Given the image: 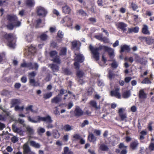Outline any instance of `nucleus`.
Instances as JSON below:
<instances>
[{
  "mask_svg": "<svg viewBox=\"0 0 154 154\" xmlns=\"http://www.w3.org/2000/svg\"><path fill=\"white\" fill-rule=\"evenodd\" d=\"M36 73L34 72H31L29 73V82L32 84L33 86H36V82H35L34 78L36 75Z\"/></svg>",
  "mask_w": 154,
  "mask_h": 154,
  "instance_id": "1a4fd4ad",
  "label": "nucleus"
},
{
  "mask_svg": "<svg viewBox=\"0 0 154 154\" xmlns=\"http://www.w3.org/2000/svg\"><path fill=\"white\" fill-rule=\"evenodd\" d=\"M12 129L14 132L16 133H20L21 131L20 129L19 128H17L14 124L12 125Z\"/></svg>",
  "mask_w": 154,
  "mask_h": 154,
  "instance_id": "473e14b6",
  "label": "nucleus"
},
{
  "mask_svg": "<svg viewBox=\"0 0 154 154\" xmlns=\"http://www.w3.org/2000/svg\"><path fill=\"white\" fill-rule=\"evenodd\" d=\"M5 60V54L4 53L0 54V62Z\"/></svg>",
  "mask_w": 154,
  "mask_h": 154,
  "instance_id": "de8ad7c7",
  "label": "nucleus"
},
{
  "mask_svg": "<svg viewBox=\"0 0 154 154\" xmlns=\"http://www.w3.org/2000/svg\"><path fill=\"white\" fill-rule=\"evenodd\" d=\"M28 119L29 121L33 123H36L38 122H40L41 121H43L49 124L52 123L53 121L51 117L48 115L45 117H41L38 116H37V120H35L33 119L30 116H28Z\"/></svg>",
  "mask_w": 154,
  "mask_h": 154,
  "instance_id": "f257e3e1",
  "label": "nucleus"
},
{
  "mask_svg": "<svg viewBox=\"0 0 154 154\" xmlns=\"http://www.w3.org/2000/svg\"><path fill=\"white\" fill-rule=\"evenodd\" d=\"M61 129L65 131H68L72 129V127L69 125L66 124L63 126Z\"/></svg>",
  "mask_w": 154,
  "mask_h": 154,
  "instance_id": "7c9ffc66",
  "label": "nucleus"
},
{
  "mask_svg": "<svg viewBox=\"0 0 154 154\" xmlns=\"http://www.w3.org/2000/svg\"><path fill=\"white\" fill-rule=\"evenodd\" d=\"M130 96V92L129 91H127L123 92L122 94L123 97L125 98H127Z\"/></svg>",
  "mask_w": 154,
  "mask_h": 154,
  "instance_id": "c9c22d12",
  "label": "nucleus"
},
{
  "mask_svg": "<svg viewBox=\"0 0 154 154\" xmlns=\"http://www.w3.org/2000/svg\"><path fill=\"white\" fill-rule=\"evenodd\" d=\"M45 132V129L42 128L40 127L37 129L38 133L40 134L41 133H43Z\"/></svg>",
  "mask_w": 154,
  "mask_h": 154,
  "instance_id": "a18cd8bd",
  "label": "nucleus"
},
{
  "mask_svg": "<svg viewBox=\"0 0 154 154\" xmlns=\"http://www.w3.org/2000/svg\"><path fill=\"white\" fill-rule=\"evenodd\" d=\"M21 66L22 67H38L39 66L36 63L32 64L31 62L27 63L25 60H23V62L21 64Z\"/></svg>",
  "mask_w": 154,
  "mask_h": 154,
  "instance_id": "0eeeda50",
  "label": "nucleus"
},
{
  "mask_svg": "<svg viewBox=\"0 0 154 154\" xmlns=\"http://www.w3.org/2000/svg\"><path fill=\"white\" fill-rule=\"evenodd\" d=\"M153 123L152 122H150L149 123L148 125L147 128L149 131H152V125Z\"/></svg>",
  "mask_w": 154,
  "mask_h": 154,
  "instance_id": "3c124183",
  "label": "nucleus"
},
{
  "mask_svg": "<svg viewBox=\"0 0 154 154\" xmlns=\"http://www.w3.org/2000/svg\"><path fill=\"white\" fill-rule=\"evenodd\" d=\"M53 61L54 62L58 64H60V60L58 57L54 58Z\"/></svg>",
  "mask_w": 154,
  "mask_h": 154,
  "instance_id": "13d9d810",
  "label": "nucleus"
},
{
  "mask_svg": "<svg viewBox=\"0 0 154 154\" xmlns=\"http://www.w3.org/2000/svg\"><path fill=\"white\" fill-rule=\"evenodd\" d=\"M37 13L38 15L42 17H45L47 15L48 12L44 8L39 6L37 8Z\"/></svg>",
  "mask_w": 154,
  "mask_h": 154,
  "instance_id": "39448f33",
  "label": "nucleus"
},
{
  "mask_svg": "<svg viewBox=\"0 0 154 154\" xmlns=\"http://www.w3.org/2000/svg\"><path fill=\"white\" fill-rule=\"evenodd\" d=\"M141 135L140 136L139 139L140 140H143L145 138L144 136H146L147 134V132L146 131L143 130L140 132Z\"/></svg>",
  "mask_w": 154,
  "mask_h": 154,
  "instance_id": "2f4dec72",
  "label": "nucleus"
},
{
  "mask_svg": "<svg viewBox=\"0 0 154 154\" xmlns=\"http://www.w3.org/2000/svg\"><path fill=\"white\" fill-rule=\"evenodd\" d=\"M62 9L63 12L65 14H69L71 10L70 8L67 5L62 7Z\"/></svg>",
  "mask_w": 154,
  "mask_h": 154,
  "instance_id": "6ab92c4d",
  "label": "nucleus"
},
{
  "mask_svg": "<svg viewBox=\"0 0 154 154\" xmlns=\"http://www.w3.org/2000/svg\"><path fill=\"white\" fill-rule=\"evenodd\" d=\"M130 50V49L129 46L125 45L121 47L120 52H122L125 51H127V52H129Z\"/></svg>",
  "mask_w": 154,
  "mask_h": 154,
  "instance_id": "4be33fe9",
  "label": "nucleus"
},
{
  "mask_svg": "<svg viewBox=\"0 0 154 154\" xmlns=\"http://www.w3.org/2000/svg\"><path fill=\"white\" fill-rule=\"evenodd\" d=\"M118 27L122 29L123 31H126V27L127 26V24L123 22H119L116 24Z\"/></svg>",
  "mask_w": 154,
  "mask_h": 154,
  "instance_id": "dca6fc26",
  "label": "nucleus"
},
{
  "mask_svg": "<svg viewBox=\"0 0 154 154\" xmlns=\"http://www.w3.org/2000/svg\"><path fill=\"white\" fill-rule=\"evenodd\" d=\"M27 131L30 134H32L34 133V131L33 129L29 127H27L26 128Z\"/></svg>",
  "mask_w": 154,
  "mask_h": 154,
  "instance_id": "37998d69",
  "label": "nucleus"
},
{
  "mask_svg": "<svg viewBox=\"0 0 154 154\" xmlns=\"http://www.w3.org/2000/svg\"><path fill=\"white\" fill-rule=\"evenodd\" d=\"M11 141L13 143H15L18 141V139L17 137L14 136L12 137Z\"/></svg>",
  "mask_w": 154,
  "mask_h": 154,
  "instance_id": "052dcab7",
  "label": "nucleus"
},
{
  "mask_svg": "<svg viewBox=\"0 0 154 154\" xmlns=\"http://www.w3.org/2000/svg\"><path fill=\"white\" fill-rule=\"evenodd\" d=\"M61 23H65V25L69 26H72V22L71 20V18L67 16L64 17L60 22Z\"/></svg>",
  "mask_w": 154,
  "mask_h": 154,
  "instance_id": "9b49d317",
  "label": "nucleus"
},
{
  "mask_svg": "<svg viewBox=\"0 0 154 154\" xmlns=\"http://www.w3.org/2000/svg\"><path fill=\"white\" fill-rule=\"evenodd\" d=\"M62 72L67 75H70L72 73L71 71L68 68H62Z\"/></svg>",
  "mask_w": 154,
  "mask_h": 154,
  "instance_id": "a878e982",
  "label": "nucleus"
},
{
  "mask_svg": "<svg viewBox=\"0 0 154 154\" xmlns=\"http://www.w3.org/2000/svg\"><path fill=\"white\" fill-rule=\"evenodd\" d=\"M139 144L138 141L136 140L131 143L130 144V147L133 150L136 149Z\"/></svg>",
  "mask_w": 154,
  "mask_h": 154,
  "instance_id": "5701e85b",
  "label": "nucleus"
},
{
  "mask_svg": "<svg viewBox=\"0 0 154 154\" xmlns=\"http://www.w3.org/2000/svg\"><path fill=\"white\" fill-rule=\"evenodd\" d=\"M57 36L60 38H62L63 36V34L61 31H59L57 33Z\"/></svg>",
  "mask_w": 154,
  "mask_h": 154,
  "instance_id": "e2e57ef3",
  "label": "nucleus"
},
{
  "mask_svg": "<svg viewBox=\"0 0 154 154\" xmlns=\"http://www.w3.org/2000/svg\"><path fill=\"white\" fill-rule=\"evenodd\" d=\"M69 148L67 147H65L64 148V152L62 154H67L69 152Z\"/></svg>",
  "mask_w": 154,
  "mask_h": 154,
  "instance_id": "774afa93",
  "label": "nucleus"
},
{
  "mask_svg": "<svg viewBox=\"0 0 154 154\" xmlns=\"http://www.w3.org/2000/svg\"><path fill=\"white\" fill-rule=\"evenodd\" d=\"M29 144L31 146L36 148H39L40 146L39 143H36V142L32 140L30 141Z\"/></svg>",
  "mask_w": 154,
  "mask_h": 154,
  "instance_id": "cd10ccee",
  "label": "nucleus"
},
{
  "mask_svg": "<svg viewBox=\"0 0 154 154\" xmlns=\"http://www.w3.org/2000/svg\"><path fill=\"white\" fill-rule=\"evenodd\" d=\"M75 59L79 62H82L84 60V58L82 55L79 54L76 56Z\"/></svg>",
  "mask_w": 154,
  "mask_h": 154,
  "instance_id": "393cba45",
  "label": "nucleus"
},
{
  "mask_svg": "<svg viewBox=\"0 0 154 154\" xmlns=\"http://www.w3.org/2000/svg\"><path fill=\"white\" fill-rule=\"evenodd\" d=\"M33 107V106L32 105H30L27 107H26L25 109L27 111H31V112H33V110L32 109Z\"/></svg>",
  "mask_w": 154,
  "mask_h": 154,
  "instance_id": "4d7b16f0",
  "label": "nucleus"
},
{
  "mask_svg": "<svg viewBox=\"0 0 154 154\" xmlns=\"http://www.w3.org/2000/svg\"><path fill=\"white\" fill-rule=\"evenodd\" d=\"M61 96L60 94H58L57 96L54 97L51 100L52 103L57 104L61 101Z\"/></svg>",
  "mask_w": 154,
  "mask_h": 154,
  "instance_id": "4468645a",
  "label": "nucleus"
},
{
  "mask_svg": "<svg viewBox=\"0 0 154 154\" xmlns=\"http://www.w3.org/2000/svg\"><path fill=\"white\" fill-rule=\"evenodd\" d=\"M94 89L92 87H89L87 93L88 95H91L93 92Z\"/></svg>",
  "mask_w": 154,
  "mask_h": 154,
  "instance_id": "8fccbe9b",
  "label": "nucleus"
},
{
  "mask_svg": "<svg viewBox=\"0 0 154 154\" xmlns=\"http://www.w3.org/2000/svg\"><path fill=\"white\" fill-rule=\"evenodd\" d=\"M139 28L138 26H136L134 28H129L128 29V33H132L133 32L137 33L139 32Z\"/></svg>",
  "mask_w": 154,
  "mask_h": 154,
  "instance_id": "412c9836",
  "label": "nucleus"
},
{
  "mask_svg": "<svg viewBox=\"0 0 154 154\" xmlns=\"http://www.w3.org/2000/svg\"><path fill=\"white\" fill-rule=\"evenodd\" d=\"M40 38L42 40H45L47 39V36L46 34H43L41 35Z\"/></svg>",
  "mask_w": 154,
  "mask_h": 154,
  "instance_id": "6e6d98bb",
  "label": "nucleus"
},
{
  "mask_svg": "<svg viewBox=\"0 0 154 154\" xmlns=\"http://www.w3.org/2000/svg\"><path fill=\"white\" fill-rule=\"evenodd\" d=\"M148 148L150 151H154V142H151L149 144Z\"/></svg>",
  "mask_w": 154,
  "mask_h": 154,
  "instance_id": "c03bdc74",
  "label": "nucleus"
},
{
  "mask_svg": "<svg viewBox=\"0 0 154 154\" xmlns=\"http://www.w3.org/2000/svg\"><path fill=\"white\" fill-rule=\"evenodd\" d=\"M81 137L80 135L77 134H74L73 136V138L75 140H80Z\"/></svg>",
  "mask_w": 154,
  "mask_h": 154,
  "instance_id": "680f3d73",
  "label": "nucleus"
},
{
  "mask_svg": "<svg viewBox=\"0 0 154 154\" xmlns=\"http://www.w3.org/2000/svg\"><path fill=\"white\" fill-rule=\"evenodd\" d=\"M67 91L66 90H64L63 88H62L60 90V94L61 96V95H63L64 93H66Z\"/></svg>",
  "mask_w": 154,
  "mask_h": 154,
  "instance_id": "0e129e2a",
  "label": "nucleus"
},
{
  "mask_svg": "<svg viewBox=\"0 0 154 154\" xmlns=\"http://www.w3.org/2000/svg\"><path fill=\"white\" fill-rule=\"evenodd\" d=\"M139 38L140 40H145L146 44L148 45H150L154 42V39L149 37L146 38L144 37H140Z\"/></svg>",
  "mask_w": 154,
  "mask_h": 154,
  "instance_id": "f8f14e48",
  "label": "nucleus"
},
{
  "mask_svg": "<svg viewBox=\"0 0 154 154\" xmlns=\"http://www.w3.org/2000/svg\"><path fill=\"white\" fill-rule=\"evenodd\" d=\"M130 7L134 11H135L138 8V6L135 3L132 2L131 3L130 5Z\"/></svg>",
  "mask_w": 154,
  "mask_h": 154,
  "instance_id": "ea45409f",
  "label": "nucleus"
},
{
  "mask_svg": "<svg viewBox=\"0 0 154 154\" xmlns=\"http://www.w3.org/2000/svg\"><path fill=\"white\" fill-rule=\"evenodd\" d=\"M150 82V81L148 78H145L142 83H143L146 84L149 83Z\"/></svg>",
  "mask_w": 154,
  "mask_h": 154,
  "instance_id": "69168bd1",
  "label": "nucleus"
},
{
  "mask_svg": "<svg viewBox=\"0 0 154 154\" xmlns=\"http://www.w3.org/2000/svg\"><path fill=\"white\" fill-rule=\"evenodd\" d=\"M57 52L55 51H52L50 53V57L53 58H54L56 57L57 56Z\"/></svg>",
  "mask_w": 154,
  "mask_h": 154,
  "instance_id": "a19ab883",
  "label": "nucleus"
},
{
  "mask_svg": "<svg viewBox=\"0 0 154 154\" xmlns=\"http://www.w3.org/2000/svg\"><path fill=\"white\" fill-rule=\"evenodd\" d=\"M8 19L13 23H15V21L17 20V18L15 15H8Z\"/></svg>",
  "mask_w": 154,
  "mask_h": 154,
  "instance_id": "c85d7f7f",
  "label": "nucleus"
},
{
  "mask_svg": "<svg viewBox=\"0 0 154 154\" xmlns=\"http://www.w3.org/2000/svg\"><path fill=\"white\" fill-rule=\"evenodd\" d=\"M122 108H120L118 111L119 116L122 121H123L127 118L126 114L123 112Z\"/></svg>",
  "mask_w": 154,
  "mask_h": 154,
  "instance_id": "2eb2a0df",
  "label": "nucleus"
},
{
  "mask_svg": "<svg viewBox=\"0 0 154 154\" xmlns=\"http://www.w3.org/2000/svg\"><path fill=\"white\" fill-rule=\"evenodd\" d=\"M88 140L90 142H94L97 140V138L92 133H90L88 137Z\"/></svg>",
  "mask_w": 154,
  "mask_h": 154,
  "instance_id": "a211bd4d",
  "label": "nucleus"
},
{
  "mask_svg": "<svg viewBox=\"0 0 154 154\" xmlns=\"http://www.w3.org/2000/svg\"><path fill=\"white\" fill-rule=\"evenodd\" d=\"M100 48L101 49L104 50L105 51H107L109 55L111 58H112L114 56V50L111 48L109 47L105 46L100 45Z\"/></svg>",
  "mask_w": 154,
  "mask_h": 154,
  "instance_id": "423d86ee",
  "label": "nucleus"
},
{
  "mask_svg": "<svg viewBox=\"0 0 154 154\" xmlns=\"http://www.w3.org/2000/svg\"><path fill=\"white\" fill-rule=\"evenodd\" d=\"M25 3L27 6L29 7L33 6L35 4L34 0H26Z\"/></svg>",
  "mask_w": 154,
  "mask_h": 154,
  "instance_id": "b1692460",
  "label": "nucleus"
},
{
  "mask_svg": "<svg viewBox=\"0 0 154 154\" xmlns=\"http://www.w3.org/2000/svg\"><path fill=\"white\" fill-rule=\"evenodd\" d=\"M21 103V101L20 99H11V103L12 107L14 106V110L16 111H22L24 109V106H20L19 105Z\"/></svg>",
  "mask_w": 154,
  "mask_h": 154,
  "instance_id": "f03ea898",
  "label": "nucleus"
},
{
  "mask_svg": "<svg viewBox=\"0 0 154 154\" xmlns=\"http://www.w3.org/2000/svg\"><path fill=\"white\" fill-rule=\"evenodd\" d=\"M101 41H103L105 43H108L109 42L108 38L106 37H103Z\"/></svg>",
  "mask_w": 154,
  "mask_h": 154,
  "instance_id": "338daca9",
  "label": "nucleus"
},
{
  "mask_svg": "<svg viewBox=\"0 0 154 154\" xmlns=\"http://www.w3.org/2000/svg\"><path fill=\"white\" fill-rule=\"evenodd\" d=\"M5 38L8 42V45L11 48H14L15 46V40L12 35L11 34H6Z\"/></svg>",
  "mask_w": 154,
  "mask_h": 154,
  "instance_id": "7ed1b4c3",
  "label": "nucleus"
},
{
  "mask_svg": "<svg viewBox=\"0 0 154 154\" xmlns=\"http://www.w3.org/2000/svg\"><path fill=\"white\" fill-rule=\"evenodd\" d=\"M33 36L32 35L29 34L26 35V39L28 42H31L32 40Z\"/></svg>",
  "mask_w": 154,
  "mask_h": 154,
  "instance_id": "49530a36",
  "label": "nucleus"
},
{
  "mask_svg": "<svg viewBox=\"0 0 154 154\" xmlns=\"http://www.w3.org/2000/svg\"><path fill=\"white\" fill-rule=\"evenodd\" d=\"M89 124V122L87 120H84L83 123L82 124L81 127L82 128L84 127L86 125H88Z\"/></svg>",
  "mask_w": 154,
  "mask_h": 154,
  "instance_id": "864d4df0",
  "label": "nucleus"
},
{
  "mask_svg": "<svg viewBox=\"0 0 154 154\" xmlns=\"http://www.w3.org/2000/svg\"><path fill=\"white\" fill-rule=\"evenodd\" d=\"M52 95V93L50 92L49 93L45 94L43 95V98L45 99H47L51 97Z\"/></svg>",
  "mask_w": 154,
  "mask_h": 154,
  "instance_id": "4c0bfd02",
  "label": "nucleus"
},
{
  "mask_svg": "<svg viewBox=\"0 0 154 154\" xmlns=\"http://www.w3.org/2000/svg\"><path fill=\"white\" fill-rule=\"evenodd\" d=\"M85 74L83 71L81 70H78L76 72V76L78 78H82Z\"/></svg>",
  "mask_w": 154,
  "mask_h": 154,
  "instance_id": "f704fd0d",
  "label": "nucleus"
},
{
  "mask_svg": "<svg viewBox=\"0 0 154 154\" xmlns=\"http://www.w3.org/2000/svg\"><path fill=\"white\" fill-rule=\"evenodd\" d=\"M119 140V138L116 137H113V141H112L111 143L112 145L113 146H115L118 143Z\"/></svg>",
  "mask_w": 154,
  "mask_h": 154,
  "instance_id": "72a5a7b5",
  "label": "nucleus"
},
{
  "mask_svg": "<svg viewBox=\"0 0 154 154\" xmlns=\"http://www.w3.org/2000/svg\"><path fill=\"white\" fill-rule=\"evenodd\" d=\"M66 49L65 48H62L61 49L60 52V55H64L66 54Z\"/></svg>",
  "mask_w": 154,
  "mask_h": 154,
  "instance_id": "09e8293b",
  "label": "nucleus"
},
{
  "mask_svg": "<svg viewBox=\"0 0 154 154\" xmlns=\"http://www.w3.org/2000/svg\"><path fill=\"white\" fill-rule=\"evenodd\" d=\"M90 105L93 107L94 108L95 110L100 109V107L97 106V103L94 100H91L90 102Z\"/></svg>",
  "mask_w": 154,
  "mask_h": 154,
  "instance_id": "bb28decb",
  "label": "nucleus"
},
{
  "mask_svg": "<svg viewBox=\"0 0 154 154\" xmlns=\"http://www.w3.org/2000/svg\"><path fill=\"white\" fill-rule=\"evenodd\" d=\"M142 32L145 35H149L150 33L148 30V26L146 25H144L142 29Z\"/></svg>",
  "mask_w": 154,
  "mask_h": 154,
  "instance_id": "aec40b11",
  "label": "nucleus"
},
{
  "mask_svg": "<svg viewBox=\"0 0 154 154\" xmlns=\"http://www.w3.org/2000/svg\"><path fill=\"white\" fill-rule=\"evenodd\" d=\"M138 62L143 65L146 64L147 62L146 59L145 58H142L139 59Z\"/></svg>",
  "mask_w": 154,
  "mask_h": 154,
  "instance_id": "e433bc0d",
  "label": "nucleus"
},
{
  "mask_svg": "<svg viewBox=\"0 0 154 154\" xmlns=\"http://www.w3.org/2000/svg\"><path fill=\"white\" fill-rule=\"evenodd\" d=\"M111 66L112 67H117L118 66V64L116 61L114 60L111 64Z\"/></svg>",
  "mask_w": 154,
  "mask_h": 154,
  "instance_id": "5fc2aeb1",
  "label": "nucleus"
},
{
  "mask_svg": "<svg viewBox=\"0 0 154 154\" xmlns=\"http://www.w3.org/2000/svg\"><path fill=\"white\" fill-rule=\"evenodd\" d=\"M28 51L32 53H34L36 52V49L34 46L31 45L28 48Z\"/></svg>",
  "mask_w": 154,
  "mask_h": 154,
  "instance_id": "58836bf2",
  "label": "nucleus"
},
{
  "mask_svg": "<svg viewBox=\"0 0 154 154\" xmlns=\"http://www.w3.org/2000/svg\"><path fill=\"white\" fill-rule=\"evenodd\" d=\"M99 149L102 151H108L109 149L108 146L104 143L101 144L99 147Z\"/></svg>",
  "mask_w": 154,
  "mask_h": 154,
  "instance_id": "c756f323",
  "label": "nucleus"
},
{
  "mask_svg": "<svg viewBox=\"0 0 154 154\" xmlns=\"http://www.w3.org/2000/svg\"><path fill=\"white\" fill-rule=\"evenodd\" d=\"M147 97V95L145 92L144 89H142L139 91L138 94L139 99L144 100Z\"/></svg>",
  "mask_w": 154,
  "mask_h": 154,
  "instance_id": "ddd939ff",
  "label": "nucleus"
},
{
  "mask_svg": "<svg viewBox=\"0 0 154 154\" xmlns=\"http://www.w3.org/2000/svg\"><path fill=\"white\" fill-rule=\"evenodd\" d=\"M84 111L81 109L79 106L75 107V109L74 111V116L76 118H78L83 115Z\"/></svg>",
  "mask_w": 154,
  "mask_h": 154,
  "instance_id": "6e6552de",
  "label": "nucleus"
},
{
  "mask_svg": "<svg viewBox=\"0 0 154 154\" xmlns=\"http://www.w3.org/2000/svg\"><path fill=\"white\" fill-rule=\"evenodd\" d=\"M77 12L82 16H87V14L82 9L78 10Z\"/></svg>",
  "mask_w": 154,
  "mask_h": 154,
  "instance_id": "79ce46f5",
  "label": "nucleus"
},
{
  "mask_svg": "<svg viewBox=\"0 0 154 154\" xmlns=\"http://www.w3.org/2000/svg\"><path fill=\"white\" fill-rule=\"evenodd\" d=\"M23 149L24 154H27L30 151V148L29 146L28 143H25L23 145Z\"/></svg>",
  "mask_w": 154,
  "mask_h": 154,
  "instance_id": "f3484780",
  "label": "nucleus"
},
{
  "mask_svg": "<svg viewBox=\"0 0 154 154\" xmlns=\"http://www.w3.org/2000/svg\"><path fill=\"white\" fill-rule=\"evenodd\" d=\"M72 48H75L77 45L78 42L76 41H74L72 42Z\"/></svg>",
  "mask_w": 154,
  "mask_h": 154,
  "instance_id": "bf43d9fd",
  "label": "nucleus"
},
{
  "mask_svg": "<svg viewBox=\"0 0 154 154\" xmlns=\"http://www.w3.org/2000/svg\"><path fill=\"white\" fill-rule=\"evenodd\" d=\"M94 37L98 40L101 41L103 37L102 35V34H100L95 35Z\"/></svg>",
  "mask_w": 154,
  "mask_h": 154,
  "instance_id": "603ef678",
  "label": "nucleus"
},
{
  "mask_svg": "<svg viewBox=\"0 0 154 154\" xmlns=\"http://www.w3.org/2000/svg\"><path fill=\"white\" fill-rule=\"evenodd\" d=\"M89 48L93 54V58L96 60H98L99 59V53L98 51L99 50L101 49L100 48V46L98 48H94L91 45H90Z\"/></svg>",
  "mask_w": 154,
  "mask_h": 154,
  "instance_id": "20e7f679",
  "label": "nucleus"
},
{
  "mask_svg": "<svg viewBox=\"0 0 154 154\" xmlns=\"http://www.w3.org/2000/svg\"><path fill=\"white\" fill-rule=\"evenodd\" d=\"M119 88H116L114 89L111 91L110 92V95L112 97H115L118 99H120L121 95L119 92Z\"/></svg>",
  "mask_w": 154,
  "mask_h": 154,
  "instance_id": "9d476101",
  "label": "nucleus"
}]
</instances>
